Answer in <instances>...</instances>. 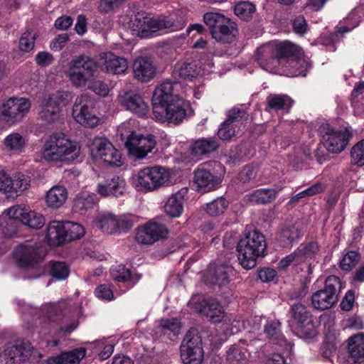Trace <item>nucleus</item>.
<instances>
[{
    "mask_svg": "<svg viewBox=\"0 0 364 364\" xmlns=\"http://www.w3.org/2000/svg\"><path fill=\"white\" fill-rule=\"evenodd\" d=\"M98 64L102 70L116 75L124 73L128 68L124 58L105 52L100 54L98 63L85 55L73 58L65 68V73L73 86L82 87L90 78L95 76Z\"/></svg>",
    "mask_w": 364,
    "mask_h": 364,
    "instance_id": "1",
    "label": "nucleus"
},
{
    "mask_svg": "<svg viewBox=\"0 0 364 364\" xmlns=\"http://www.w3.org/2000/svg\"><path fill=\"white\" fill-rule=\"evenodd\" d=\"M292 53L299 55V46L289 41L277 42L271 41L257 48L255 51V58L259 65L269 73L284 75H296L303 74L302 72L295 71L289 68L284 63H293L301 62L305 65V61H298L296 58H289Z\"/></svg>",
    "mask_w": 364,
    "mask_h": 364,
    "instance_id": "2",
    "label": "nucleus"
},
{
    "mask_svg": "<svg viewBox=\"0 0 364 364\" xmlns=\"http://www.w3.org/2000/svg\"><path fill=\"white\" fill-rule=\"evenodd\" d=\"M80 144L63 133H53L45 138L40 151L41 157L47 163L70 164L79 159Z\"/></svg>",
    "mask_w": 364,
    "mask_h": 364,
    "instance_id": "3",
    "label": "nucleus"
},
{
    "mask_svg": "<svg viewBox=\"0 0 364 364\" xmlns=\"http://www.w3.org/2000/svg\"><path fill=\"white\" fill-rule=\"evenodd\" d=\"M185 25L183 16L175 20L173 15L150 16L140 14L136 15L130 23V27L136 36L146 38L181 30Z\"/></svg>",
    "mask_w": 364,
    "mask_h": 364,
    "instance_id": "4",
    "label": "nucleus"
},
{
    "mask_svg": "<svg viewBox=\"0 0 364 364\" xmlns=\"http://www.w3.org/2000/svg\"><path fill=\"white\" fill-rule=\"evenodd\" d=\"M267 247L264 236L256 230L245 231L237 244L238 259L247 269L256 265L257 259L263 257Z\"/></svg>",
    "mask_w": 364,
    "mask_h": 364,
    "instance_id": "5",
    "label": "nucleus"
},
{
    "mask_svg": "<svg viewBox=\"0 0 364 364\" xmlns=\"http://www.w3.org/2000/svg\"><path fill=\"white\" fill-rule=\"evenodd\" d=\"M171 175V171L164 166H146L132 175L131 183L137 191L152 192L168 184Z\"/></svg>",
    "mask_w": 364,
    "mask_h": 364,
    "instance_id": "6",
    "label": "nucleus"
},
{
    "mask_svg": "<svg viewBox=\"0 0 364 364\" xmlns=\"http://www.w3.org/2000/svg\"><path fill=\"white\" fill-rule=\"evenodd\" d=\"M89 149L92 159L100 165L120 167L123 164L120 151L106 138H94Z\"/></svg>",
    "mask_w": 364,
    "mask_h": 364,
    "instance_id": "7",
    "label": "nucleus"
},
{
    "mask_svg": "<svg viewBox=\"0 0 364 364\" xmlns=\"http://www.w3.org/2000/svg\"><path fill=\"white\" fill-rule=\"evenodd\" d=\"M70 101L68 92L56 91L46 95L39 105L38 116L40 119L48 124L57 122L61 115L62 108Z\"/></svg>",
    "mask_w": 364,
    "mask_h": 364,
    "instance_id": "8",
    "label": "nucleus"
},
{
    "mask_svg": "<svg viewBox=\"0 0 364 364\" xmlns=\"http://www.w3.org/2000/svg\"><path fill=\"white\" fill-rule=\"evenodd\" d=\"M31 104L25 97H10L0 105V122L6 127L19 123L28 114Z\"/></svg>",
    "mask_w": 364,
    "mask_h": 364,
    "instance_id": "9",
    "label": "nucleus"
},
{
    "mask_svg": "<svg viewBox=\"0 0 364 364\" xmlns=\"http://www.w3.org/2000/svg\"><path fill=\"white\" fill-rule=\"evenodd\" d=\"M192 114L193 109L189 101L179 97L164 108L155 112L153 116L159 122L178 124Z\"/></svg>",
    "mask_w": 364,
    "mask_h": 364,
    "instance_id": "10",
    "label": "nucleus"
},
{
    "mask_svg": "<svg viewBox=\"0 0 364 364\" xmlns=\"http://www.w3.org/2000/svg\"><path fill=\"white\" fill-rule=\"evenodd\" d=\"M215 72V63L211 55H207L199 60L177 63L173 69L174 77L192 81L205 73Z\"/></svg>",
    "mask_w": 364,
    "mask_h": 364,
    "instance_id": "11",
    "label": "nucleus"
},
{
    "mask_svg": "<svg viewBox=\"0 0 364 364\" xmlns=\"http://www.w3.org/2000/svg\"><path fill=\"white\" fill-rule=\"evenodd\" d=\"M95 100L87 95L77 96L75 100L72 116L79 124L92 128L100 123V119L95 112Z\"/></svg>",
    "mask_w": 364,
    "mask_h": 364,
    "instance_id": "12",
    "label": "nucleus"
},
{
    "mask_svg": "<svg viewBox=\"0 0 364 364\" xmlns=\"http://www.w3.org/2000/svg\"><path fill=\"white\" fill-rule=\"evenodd\" d=\"M156 136L151 134L146 135L132 132L125 141L129 156L135 159H144L149 154L157 151Z\"/></svg>",
    "mask_w": 364,
    "mask_h": 364,
    "instance_id": "13",
    "label": "nucleus"
},
{
    "mask_svg": "<svg viewBox=\"0 0 364 364\" xmlns=\"http://www.w3.org/2000/svg\"><path fill=\"white\" fill-rule=\"evenodd\" d=\"M94 223L102 232L109 235L126 232L133 225V220L129 216L117 215L109 211L98 213Z\"/></svg>",
    "mask_w": 364,
    "mask_h": 364,
    "instance_id": "14",
    "label": "nucleus"
},
{
    "mask_svg": "<svg viewBox=\"0 0 364 364\" xmlns=\"http://www.w3.org/2000/svg\"><path fill=\"white\" fill-rule=\"evenodd\" d=\"M203 18L205 24L210 28L213 38L217 41L228 43L230 36L235 35V23L224 15L208 12L204 15Z\"/></svg>",
    "mask_w": 364,
    "mask_h": 364,
    "instance_id": "15",
    "label": "nucleus"
},
{
    "mask_svg": "<svg viewBox=\"0 0 364 364\" xmlns=\"http://www.w3.org/2000/svg\"><path fill=\"white\" fill-rule=\"evenodd\" d=\"M340 287V279L331 275L327 277L324 288L316 291L311 296V304L314 309L323 311L331 308L338 301L337 289Z\"/></svg>",
    "mask_w": 364,
    "mask_h": 364,
    "instance_id": "16",
    "label": "nucleus"
},
{
    "mask_svg": "<svg viewBox=\"0 0 364 364\" xmlns=\"http://www.w3.org/2000/svg\"><path fill=\"white\" fill-rule=\"evenodd\" d=\"M182 89L181 83L177 81L166 80L157 85L151 97L153 114L179 98Z\"/></svg>",
    "mask_w": 364,
    "mask_h": 364,
    "instance_id": "17",
    "label": "nucleus"
},
{
    "mask_svg": "<svg viewBox=\"0 0 364 364\" xmlns=\"http://www.w3.org/2000/svg\"><path fill=\"white\" fill-rule=\"evenodd\" d=\"M215 167L219 171L215 174L205 168L203 165H200L194 171L193 183L198 191L206 193L215 190L220 186L225 173V168L218 162L215 163Z\"/></svg>",
    "mask_w": 364,
    "mask_h": 364,
    "instance_id": "18",
    "label": "nucleus"
},
{
    "mask_svg": "<svg viewBox=\"0 0 364 364\" xmlns=\"http://www.w3.org/2000/svg\"><path fill=\"white\" fill-rule=\"evenodd\" d=\"M201 340L193 331H188L181 346V358L183 364H201L203 351Z\"/></svg>",
    "mask_w": 364,
    "mask_h": 364,
    "instance_id": "19",
    "label": "nucleus"
},
{
    "mask_svg": "<svg viewBox=\"0 0 364 364\" xmlns=\"http://www.w3.org/2000/svg\"><path fill=\"white\" fill-rule=\"evenodd\" d=\"M188 305L195 311L207 317L213 323H219L225 318L223 307L213 298L193 297Z\"/></svg>",
    "mask_w": 364,
    "mask_h": 364,
    "instance_id": "20",
    "label": "nucleus"
},
{
    "mask_svg": "<svg viewBox=\"0 0 364 364\" xmlns=\"http://www.w3.org/2000/svg\"><path fill=\"white\" fill-rule=\"evenodd\" d=\"M6 215L9 217L8 221L6 222V224L11 223L13 220H16L31 228L38 229L42 228L46 223L42 214L31 210L26 205L12 206L6 210Z\"/></svg>",
    "mask_w": 364,
    "mask_h": 364,
    "instance_id": "21",
    "label": "nucleus"
},
{
    "mask_svg": "<svg viewBox=\"0 0 364 364\" xmlns=\"http://www.w3.org/2000/svg\"><path fill=\"white\" fill-rule=\"evenodd\" d=\"M247 119L246 112L241 109L233 108L226 121L223 122L218 131V137L223 140H230L235 136H238L242 132L243 120Z\"/></svg>",
    "mask_w": 364,
    "mask_h": 364,
    "instance_id": "22",
    "label": "nucleus"
},
{
    "mask_svg": "<svg viewBox=\"0 0 364 364\" xmlns=\"http://www.w3.org/2000/svg\"><path fill=\"white\" fill-rule=\"evenodd\" d=\"M352 136L351 131L348 128L339 130L328 129L323 135V141L327 150L332 153H340L347 146Z\"/></svg>",
    "mask_w": 364,
    "mask_h": 364,
    "instance_id": "23",
    "label": "nucleus"
},
{
    "mask_svg": "<svg viewBox=\"0 0 364 364\" xmlns=\"http://www.w3.org/2000/svg\"><path fill=\"white\" fill-rule=\"evenodd\" d=\"M17 264L21 267H30L42 257V250L34 247L31 242L17 246L14 252Z\"/></svg>",
    "mask_w": 364,
    "mask_h": 364,
    "instance_id": "24",
    "label": "nucleus"
},
{
    "mask_svg": "<svg viewBox=\"0 0 364 364\" xmlns=\"http://www.w3.org/2000/svg\"><path fill=\"white\" fill-rule=\"evenodd\" d=\"M122 105L131 112L144 117L149 113V107L141 95L136 91L126 92L120 97Z\"/></svg>",
    "mask_w": 364,
    "mask_h": 364,
    "instance_id": "25",
    "label": "nucleus"
},
{
    "mask_svg": "<svg viewBox=\"0 0 364 364\" xmlns=\"http://www.w3.org/2000/svg\"><path fill=\"white\" fill-rule=\"evenodd\" d=\"M233 272L234 269L230 265L210 264L207 270L205 279L212 285H217L219 287H226Z\"/></svg>",
    "mask_w": 364,
    "mask_h": 364,
    "instance_id": "26",
    "label": "nucleus"
},
{
    "mask_svg": "<svg viewBox=\"0 0 364 364\" xmlns=\"http://www.w3.org/2000/svg\"><path fill=\"white\" fill-rule=\"evenodd\" d=\"M132 68L134 77L142 82L150 81L156 75V67L146 56L137 57L133 62Z\"/></svg>",
    "mask_w": 364,
    "mask_h": 364,
    "instance_id": "27",
    "label": "nucleus"
},
{
    "mask_svg": "<svg viewBox=\"0 0 364 364\" xmlns=\"http://www.w3.org/2000/svg\"><path fill=\"white\" fill-rule=\"evenodd\" d=\"M244 345L243 342L239 346H232L230 349L227 351V359L231 362H242L247 359L246 352L248 353L249 355L252 358H259L258 350L261 348L262 343L259 340L252 341L250 344H247V348H245V352L242 351Z\"/></svg>",
    "mask_w": 364,
    "mask_h": 364,
    "instance_id": "28",
    "label": "nucleus"
},
{
    "mask_svg": "<svg viewBox=\"0 0 364 364\" xmlns=\"http://www.w3.org/2000/svg\"><path fill=\"white\" fill-rule=\"evenodd\" d=\"M188 191L187 188H183L167 198L164 208L168 215L171 218H179L182 215Z\"/></svg>",
    "mask_w": 364,
    "mask_h": 364,
    "instance_id": "29",
    "label": "nucleus"
},
{
    "mask_svg": "<svg viewBox=\"0 0 364 364\" xmlns=\"http://www.w3.org/2000/svg\"><path fill=\"white\" fill-rule=\"evenodd\" d=\"M349 364H364V334L357 333L348 338Z\"/></svg>",
    "mask_w": 364,
    "mask_h": 364,
    "instance_id": "30",
    "label": "nucleus"
},
{
    "mask_svg": "<svg viewBox=\"0 0 364 364\" xmlns=\"http://www.w3.org/2000/svg\"><path fill=\"white\" fill-rule=\"evenodd\" d=\"M280 332V322L276 319L267 320L264 326V333L269 338H273L277 342L275 344L278 346V350H282L284 353H291L293 345L288 342Z\"/></svg>",
    "mask_w": 364,
    "mask_h": 364,
    "instance_id": "31",
    "label": "nucleus"
},
{
    "mask_svg": "<svg viewBox=\"0 0 364 364\" xmlns=\"http://www.w3.org/2000/svg\"><path fill=\"white\" fill-rule=\"evenodd\" d=\"M218 146L219 144L214 138L198 139L188 146L191 155L196 160L214 151Z\"/></svg>",
    "mask_w": 364,
    "mask_h": 364,
    "instance_id": "32",
    "label": "nucleus"
},
{
    "mask_svg": "<svg viewBox=\"0 0 364 364\" xmlns=\"http://www.w3.org/2000/svg\"><path fill=\"white\" fill-rule=\"evenodd\" d=\"M126 181L119 176H114L111 179L106 181L105 183H100L97 186V192L102 196H116L118 197L124 193L126 188Z\"/></svg>",
    "mask_w": 364,
    "mask_h": 364,
    "instance_id": "33",
    "label": "nucleus"
},
{
    "mask_svg": "<svg viewBox=\"0 0 364 364\" xmlns=\"http://www.w3.org/2000/svg\"><path fill=\"white\" fill-rule=\"evenodd\" d=\"M98 203L96 194L83 191L79 193L73 200V210L80 214H85L92 209Z\"/></svg>",
    "mask_w": 364,
    "mask_h": 364,
    "instance_id": "34",
    "label": "nucleus"
},
{
    "mask_svg": "<svg viewBox=\"0 0 364 364\" xmlns=\"http://www.w3.org/2000/svg\"><path fill=\"white\" fill-rule=\"evenodd\" d=\"M46 239L50 245L58 246L66 240V233L63 222L53 220L48 223Z\"/></svg>",
    "mask_w": 364,
    "mask_h": 364,
    "instance_id": "35",
    "label": "nucleus"
},
{
    "mask_svg": "<svg viewBox=\"0 0 364 364\" xmlns=\"http://www.w3.org/2000/svg\"><path fill=\"white\" fill-rule=\"evenodd\" d=\"M85 354L86 352L84 348H76L50 358L48 360V364H79Z\"/></svg>",
    "mask_w": 364,
    "mask_h": 364,
    "instance_id": "36",
    "label": "nucleus"
},
{
    "mask_svg": "<svg viewBox=\"0 0 364 364\" xmlns=\"http://www.w3.org/2000/svg\"><path fill=\"white\" fill-rule=\"evenodd\" d=\"M31 179L27 175L22 173H17L14 178L9 176L8 187L9 198L17 196L27 190L30 186Z\"/></svg>",
    "mask_w": 364,
    "mask_h": 364,
    "instance_id": "37",
    "label": "nucleus"
},
{
    "mask_svg": "<svg viewBox=\"0 0 364 364\" xmlns=\"http://www.w3.org/2000/svg\"><path fill=\"white\" fill-rule=\"evenodd\" d=\"M68 198V191L63 186H54L46 193V202L51 208H59Z\"/></svg>",
    "mask_w": 364,
    "mask_h": 364,
    "instance_id": "38",
    "label": "nucleus"
},
{
    "mask_svg": "<svg viewBox=\"0 0 364 364\" xmlns=\"http://www.w3.org/2000/svg\"><path fill=\"white\" fill-rule=\"evenodd\" d=\"M364 17V6H360L352 10L343 20V24L338 26V32L344 34L357 27Z\"/></svg>",
    "mask_w": 364,
    "mask_h": 364,
    "instance_id": "39",
    "label": "nucleus"
},
{
    "mask_svg": "<svg viewBox=\"0 0 364 364\" xmlns=\"http://www.w3.org/2000/svg\"><path fill=\"white\" fill-rule=\"evenodd\" d=\"M301 232L295 225L285 226L277 236L281 246L289 247L301 237Z\"/></svg>",
    "mask_w": 364,
    "mask_h": 364,
    "instance_id": "40",
    "label": "nucleus"
},
{
    "mask_svg": "<svg viewBox=\"0 0 364 364\" xmlns=\"http://www.w3.org/2000/svg\"><path fill=\"white\" fill-rule=\"evenodd\" d=\"M281 188H259L254 191L248 195L250 202L264 204L274 200Z\"/></svg>",
    "mask_w": 364,
    "mask_h": 364,
    "instance_id": "41",
    "label": "nucleus"
},
{
    "mask_svg": "<svg viewBox=\"0 0 364 364\" xmlns=\"http://www.w3.org/2000/svg\"><path fill=\"white\" fill-rule=\"evenodd\" d=\"M26 143V138L18 132H12L5 137L3 144L5 149L14 153L21 152Z\"/></svg>",
    "mask_w": 364,
    "mask_h": 364,
    "instance_id": "42",
    "label": "nucleus"
},
{
    "mask_svg": "<svg viewBox=\"0 0 364 364\" xmlns=\"http://www.w3.org/2000/svg\"><path fill=\"white\" fill-rule=\"evenodd\" d=\"M6 355L13 360L18 363L24 360L31 355V347L29 344H18L12 346L6 350Z\"/></svg>",
    "mask_w": 364,
    "mask_h": 364,
    "instance_id": "43",
    "label": "nucleus"
},
{
    "mask_svg": "<svg viewBox=\"0 0 364 364\" xmlns=\"http://www.w3.org/2000/svg\"><path fill=\"white\" fill-rule=\"evenodd\" d=\"M291 313L290 326L292 329L311 319L310 313L307 311L306 307L301 304L294 305L291 307Z\"/></svg>",
    "mask_w": 364,
    "mask_h": 364,
    "instance_id": "44",
    "label": "nucleus"
},
{
    "mask_svg": "<svg viewBox=\"0 0 364 364\" xmlns=\"http://www.w3.org/2000/svg\"><path fill=\"white\" fill-rule=\"evenodd\" d=\"M267 102L269 107L276 111L288 110L293 104L291 99L286 95H270L267 98Z\"/></svg>",
    "mask_w": 364,
    "mask_h": 364,
    "instance_id": "45",
    "label": "nucleus"
},
{
    "mask_svg": "<svg viewBox=\"0 0 364 364\" xmlns=\"http://www.w3.org/2000/svg\"><path fill=\"white\" fill-rule=\"evenodd\" d=\"M110 274L115 282L124 284L127 289L132 286V284H129L131 272L124 265L117 264L112 266L110 269Z\"/></svg>",
    "mask_w": 364,
    "mask_h": 364,
    "instance_id": "46",
    "label": "nucleus"
},
{
    "mask_svg": "<svg viewBox=\"0 0 364 364\" xmlns=\"http://www.w3.org/2000/svg\"><path fill=\"white\" fill-rule=\"evenodd\" d=\"M229 205V202L224 197H218L208 203L205 210L210 216L223 214Z\"/></svg>",
    "mask_w": 364,
    "mask_h": 364,
    "instance_id": "47",
    "label": "nucleus"
},
{
    "mask_svg": "<svg viewBox=\"0 0 364 364\" xmlns=\"http://www.w3.org/2000/svg\"><path fill=\"white\" fill-rule=\"evenodd\" d=\"M295 333L301 338L310 342L317 335V331L314 323L311 319L306 321L304 324L298 326L293 328Z\"/></svg>",
    "mask_w": 364,
    "mask_h": 364,
    "instance_id": "48",
    "label": "nucleus"
},
{
    "mask_svg": "<svg viewBox=\"0 0 364 364\" xmlns=\"http://www.w3.org/2000/svg\"><path fill=\"white\" fill-rule=\"evenodd\" d=\"M71 311L75 316H78L81 314L80 308L73 307L70 303L66 301H60L58 304L48 305V311L47 312V317L53 318L55 314H57L58 311L61 313L65 311Z\"/></svg>",
    "mask_w": 364,
    "mask_h": 364,
    "instance_id": "49",
    "label": "nucleus"
},
{
    "mask_svg": "<svg viewBox=\"0 0 364 364\" xmlns=\"http://www.w3.org/2000/svg\"><path fill=\"white\" fill-rule=\"evenodd\" d=\"M255 11V6L250 1H240L234 8L235 15L243 21L251 19Z\"/></svg>",
    "mask_w": 364,
    "mask_h": 364,
    "instance_id": "50",
    "label": "nucleus"
},
{
    "mask_svg": "<svg viewBox=\"0 0 364 364\" xmlns=\"http://www.w3.org/2000/svg\"><path fill=\"white\" fill-rule=\"evenodd\" d=\"M36 39L35 33L30 31L23 33L18 40V50L24 53L31 52L34 49Z\"/></svg>",
    "mask_w": 364,
    "mask_h": 364,
    "instance_id": "51",
    "label": "nucleus"
},
{
    "mask_svg": "<svg viewBox=\"0 0 364 364\" xmlns=\"http://www.w3.org/2000/svg\"><path fill=\"white\" fill-rule=\"evenodd\" d=\"M300 50V54L296 55L294 53H292L291 55H289V58H296V60H304L305 61V65H301V62L297 63H293L291 65H290L289 63H284L283 65H287L289 68H291V70H294L295 71L298 72H302L303 74L296 75H287V77H297V76H302L305 77L306 75V72L309 68L310 67V64L307 59L305 58L304 52L302 49L299 47Z\"/></svg>",
    "mask_w": 364,
    "mask_h": 364,
    "instance_id": "52",
    "label": "nucleus"
},
{
    "mask_svg": "<svg viewBox=\"0 0 364 364\" xmlns=\"http://www.w3.org/2000/svg\"><path fill=\"white\" fill-rule=\"evenodd\" d=\"M350 163L358 166L364 165V139L359 141L351 148Z\"/></svg>",
    "mask_w": 364,
    "mask_h": 364,
    "instance_id": "53",
    "label": "nucleus"
},
{
    "mask_svg": "<svg viewBox=\"0 0 364 364\" xmlns=\"http://www.w3.org/2000/svg\"><path fill=\"white\" fill-rule=\"evenodd\" d=\"M66 240H75L85 234V228L80 224L70 221L64 223Z\"/></svg>",
    "mask_w": 364,
    "mask_h": 364,
    "instance_id": "54",
    "label": "nucleus"
},
{
    "mask_svg": "<svg viewBox=\"0 0 364 364\" xmlns=\"http://www.w3.org/2000/svg\"><path fill=\"white\" fill-rule=\"evenodd\" d=\"M50 274L52 277L55 279L63 280L66 279L70 274L69 267L63 262H53L50 266Z\"/></svg>",
    "mask_w": 364,
    "mask_h": 364,
    "instance_id": "55",
    "label": "nucleus"
},
{
    "mask_svg": "<svg viewBox=\"0 0 364 364\" xmlns=\"http://www.w3.org/2000/svg\"><path fill=\"white\" fill-rule=\"evenodd\" d=\"M223 325H225V336L236 334L240 332L242 328H245L243 322L232 316L225 318Z\"/></svg>",
    "mask_w": 364,
    "mask_h": 364,
    "instance_id": "56",
    "label": "nucleus"
},
{
    "mask_svg": "<svg viewBox=\"0 0 364 364\" xmlns=\"http://www.w3.org/2000/svg\"><path fill=\"white\" fill-rule=\"evenodd\" d=\"M147 226L151 230L154 235V242H156L160 239L165 238L168 234V230L166 226L162 223L155 221H150L147 223Z\"/></svg>",
    "mask_w": 364,
    "mask_h": 364,
    "instance_id": "57",
    "label": "nucleus"
},
{
    "mask_svg": "<svg viewBox=\"0 0 364 364\" xmlns=\"http://www.w3.org/2000/svg\"><path fill=\"white\" fill-rule=\"evenodd\" d=\"M160 326L164 331H168L174 336H177L181 332L182 324L176 318H162L160 321Z\"/></svg>",
    "mask_w": 364,
    "mask_h": 364,
    "instance_id": "58",
    "label": "nucleus"
},
{
    "mask_svg": "<svg viewBox=\"0 0 364 364\" xmlns=\"http://www.w3.org/2000/svg\"><path fill=\"white\" fill-rule=\"evenodd\" d=\"M359 255L356 252L350 251L347 252L340 262V267L343 270L350 271L358 262Z\"/></svg>",
    "mask_w": 364,
    "mask_h": 364,
    "instance_id": "59",
    "label": "nucleus"
},
{
    "mask_svg": "<svg viewBox=\"0 0 364 364\" xmlns=\"http://www.w3.org/2000/svg\"><path fill=\"white\" fill-rule=\"evenodd\" d=\"M152 230H149L147 223L140 227L136 235V241L144 245H151L154 243V235L151 233Z\"/></svg>",
    "mask_w": 364,
    "mask_h": 364,
    "instance_id": "60",
    "label": "nucleus"
},
{
    "mask_svg": "<svg viewBox=\"0 0 364 364\" xmlns=\"http://www.w3.org/2000/svg\"><path fill=\"white\" fill-rule=\"evenodd\" d=\"M95 294L98 299L106 301H110L115 298L109 285L106 284H100L97 287L95 290Z\"/></svg>",
    "mask_w": 364,
    "mask_h": 364,
    "instance_id": "61",
    "label": "nucleus"
},
{
    "mask_svg": "<svg viewBox=\"0 0 364 364\" xmlns=\"http://www.w3.org/2000/svg\"><path fill=\"white\" fill-rule=\"evenodd\" d=\"M89 89L94 92L96 95L101 97H106L109 92V88L108 85L100 80L92 82L89 85Z\"/></svg>",
    "mask_w": 364,
    "mask_h": 364,
    "instance_id": "62",
    "label": "nucleus"
},
{
    "mask_svg": "<svg viewBox=\"0 0 364 364\" xmlns=\"http://www.w3.org/2000/svg\"><path fill=\"white\" fill-rule=\"evenodd\" d=\"M301 251L296 250L292 254L287 255L286 257H284L279 262V267L285 268L287 266H289L294 261H295L297 263L302 262H303V255H301Z\"/></svg>",
    "mask_w": 364,
    "mask_h": 364,
    "instance_id": "63",
    "label": "nucleus"
},
{
    "mask_svg": "<svg viewBox=\"0 0 364 364\" xmlns=\"http://www.w3.org/2000/svg\"><path fill=\"white\" fill-rule=\"evenodd\" d=\"M297 250L301 251V255H303V262L308 258H311L313 255H316L318 251V245L316 242H311L308 245H306L302 248H299Z\"/></svg>",
    "mask_w": 364,
    "mask_h": 364,
    "instance_id": "64",
    "label": "nucleus"
}]
</instances>
